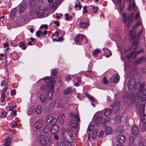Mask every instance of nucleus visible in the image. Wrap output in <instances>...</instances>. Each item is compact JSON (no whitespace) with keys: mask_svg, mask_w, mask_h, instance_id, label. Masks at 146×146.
I'll list each match as a JSON object with an SVG mask.
<instances>
[{"mask_svg":"<svg viewBox=\"0 0 146 146\" xmlns=\"http://www.w3.org/2000/svg\"><path fill=\"white\" fill-rule=\"evenodd\" d=\"M45 81L48 84V86L44 85L41 87L44 91H48L53 90L54 85L55 83L53 78L50 77H46L44 78Z\"/></svg>","mask_w":146,"mask_h":146,"instance_id":"f257e3e1","label":"nucleus"},{"mask_svg":"<svg viewBox=\"0 0 146 146\" xmlns=\"http://www.w3.org/2000/svg\"><path fill=\"white\" fill-rule=\"evenodd\" d=\"M38 139L40 143L43 145L45 146L50 143L52 141L51 134L50 133L46 134L45 136L40 134L39 135Z\"/></svg>","mask_w":146,"mask_h":146,"instance_id":"f03ea898","label":"nucleus"},{"mask_svg":"<svg viewBox=\"0 0 146 146\" xmlns=\"http://www.w3.org/2000/svg\"><path fill=\"white\" fill-rule=\"evenodd\" d=\"M134 13H132L130 14L128 19L127 15L124 13L122 14V16L123 22L125 23V25L128 28L131 25V23L133 21V15Z\"/></svg>","mask_w":146,"mask_h":146,"instance_id":"7ed1b4c3","label":"nucleus"},{"mask_svg":"<svg viewBox=\"0 0 146 146\" xmlns=\"http://www.w3.org/2000/svg\"><path fill=\"white\" fill-rule=\"evenodd\" d=\"M140 119L142 122L140 123V125H142L141 126V130L142 132H144L146 129V115L144 114H141Z\"/></svg>","mask_w":146,"mask_h":146,"instance_id":"20e7f679","label":"nucleus"},{"mask_svg":"<svg viewBox=\"0 0 146 146\" xmlns=\"http://www.w3.org/2000/svg\"><path fill=\"white\" fill-rule=\"evenodd\" d=\"M65 136H64V138L66 141L68 142H72L74 139V137L71 132L68 131L65 133Z\"/></svg>","mask_w":146,"mask_h":146,"instance_id":"39448f33","label":"nucleus"},{"mask_svg":"<svg viewBox=\"0 0 146 146\" xmlns=\"http://www.w3.org/2000/svg\"><path fill=\"white\" fill-rule=\"evenodd\" d=\"M120 106L119 101H116L112 107V112L114 113H116L119 110Z\"/></svg>","mask_w":146,"mask_h":146,"instance_id":"423d86ee","label":"nucleus"},{"mask_svg":"<svg viewBox=\"0 0 146 146\" xmlns=\"http://www.w3.org/2000/svg\"><path fill=\"white\" fill-rule=\"evenodd\" d=\"M135 82V79L133 77L131 78L129 81L127 87L128 89L129 90L132 89L133 88Z\"/></svg>","mask_w":146,"mask_h":146,"instance_id":"0eeeda50","label":"nucleus"},{"mask_svg":"<svg viewBox=\"0 0 146 146\" xmlns=\"http://www.w3.org/2000/svg\"><path fill=\"white\" fill-rule=\"evenodd\" d=\"M35 12L37 15L41 16L44 13L45 9L43 7H39L36 9Z\"/></svg>","mask_w":146,"mask_h":146,"instance_id":"6e6552de","label":"nucleus"},{"mask_svg":"<svg viewBox=\"0 0 146 146\" xmlns=\"http://www.w3.org/2000/svg\"><path fill=\"white\" fill-rule=\"evenodd\" d=\"M146 62V58L142 56L137 59L134 62L135 65L143 64V62Z\"/></svg>","mask_w":146,"mask_h":146,"instance_id":"1a4fd4ad","label":"nucleus"},{"mask_svg":"<svg viewBox=\"0 0 146 146\" xmlns=\"http://www.w3.org/2000/svg\"><path fill=\"white\" fill-rule=\"evenodd\" d=\"M116 139L117 141L120 143H123L126 140L125 136L122 135H117L116 136Z\"/></svg>","mask_w":146,"mask_h":146,"instance_id":"9d476101","label":"nucleus"},{"mask_svg":"<svg viewBox=\"0 0 146 146\" xmlns=\"http://www.w3.org/2000/svg\"><path fill=\"white\" fill-rule=\"evenodd\" d=\"M43 124V121L41 119H39L36 122L35 125L36 129H38L42 127Z\"/></svg>","mask_w":146,"mask_h":146,"instance_id":"9b49d317","label":"nucleus"},{"mask_svg":"<svg viewBox=\"0 0 146 146\" xmlns=\"http://www.w3.org/2000/svg\"><path fill=\"white\" fill-rule=\"evenodd\" d=\"M28 6L27 3H25L20 5L19 6V11L20 13H22Z\"/></svg>","mask_w":146,"mask_h":146,"instance_id":"f8f14e48","label":"nucleus"},{"mask_svg":"<svg viewBox=\"0 0 146 146\" xmlns=\"http://www.w3.org/2000/svg\"><path fill=\"white\" fill-rule=\"evenodd\" d=\"M119 80L118 76L117 74L113 75L111 78L110 79V82L113 83H116Z\"/></svg>","mask_w":146,"mask_h":146,"instance_id":"ddd939ff","label":"nucleus"},{"mask_svg":"<svg viewBox=\"0 0 146 146\" xmlns=\"http://www.w3.org/2000/svg\"><path fill=\"white\" fill-rule=\"evenodd\" d=\"M59 130V127L57 125L52 126L50 129L51 133L53 134L56 133Z\"/></svg>","mask_w":146,"mask_h":146,"instance_id":"4468645a","label":"nucleus"},{"mask_svg":"<svg viewBox=\"0 0 146 146\" xmlns=\"http://www.w3.org/2000/svg\"><path fill=\"white\" fill-rule=\"evenodd\" d=\"M55 101H54L52 103V104H50L49 105V108L48 107H47V105H44V107L45 108V109H48V111L50 112L53 109V108L55 105Z\"/></svg>","mask_w":146,"mask_h":146,"instance_id":"2eb2a0df","label":"nucleus"},{"mask_svg":"<svg viewBox=\"0 0 146 146\" xmlns=\"http://www.w3.org/2000/svg\"><path fill=\"white\" fill-rule=\"evenodd\" d=\"M70 124L71 127H78L79 124L74 119H70Z\"/></svg>","mask_w":146,"mask_h":146,"instance_id":"dca6fc26","label":"nucleus"},{"mask_svg":"<svg viewBox=\"0 0 146 146\" xmlns=\"http://www.w3.org/2000/svg\"><path fill=\"white\" fill-rule=\"evenodd\" d=\"M131 132L133 135H137L139 133V130L136 126H134L132 128Z\"/></svg>","mask_w":146,"mask_h":146,"instance_id":"f3484780","label":"nucleus"},{"mask_svg":"<svg viewBox=\"0 0 146 146\" xmlns=\"http://www.w3.org/2000/svg\"><path fill=\"white\" fill-rule=\"evenodd\" d=\"M144 86H145L144 84H141L140 82H137L136 83H135L134 87L135 90H137L139 88L141 89L144 87Z\"/></svg>","mask_w":146,"mask_h":146,"instance_id":"a211bd4d","label":"nucleus"},{"mask_svg":"<svg viewBox=\"0 0 146 146\" xmlns=\"http://www.w3.org/2000/svg\"><path fill=\"white\" fill-rule=\"evenodd\" d=\"M83 38V35H80L78 36H76L75 39V41L76 43L80 42L82 41Z\"/></svg>","mask_w":146,"mask_h":146,"instance_id":"6ab92c4d","label":"nucleus"},{"mask_svg":"<svg viewBox=\"0 0 146 146\" xmlns=\"http://www.w3.org/2000/svg\"><path fill=\"white\" fill-rule=\"evenodd\" d=\"M61 1L62 0H48L47 1L48 3L52 4L53 2L54 3V5L55 6L57 4L60 3Z\"/></svg>","mask_w":146,"mask_h":146,"instance_id":"aec40b11","label":"nucleus"},{"mask_svg":"<svg viewBox=\"0 0 146 146\" xmlns=\"http://www.w3.org/2000/svg\"><path fill=\"white\" fill-rule=\"evenodd\" d=\"M73 90L70 88H68L65 90L64 91V93L65 95L70 94L73 92Z\"/></svg>","mask_w":146,"mask_h":146,"instance_id":"412c9836","label":"nucleus"},{"mask_svg":"<svg viewBox=\"0 0 146 146\" xmlns=\"http://www.w3.org/2000/svg\"><path fill=\"white\" fill-rule=\"evenodd\" d=\"M17 9L15 8L13 9L11 12V18L13 19L15 17L17 12Z\"/></svg>","mask_w":146,"mask_h":146,"instance_id":"4be33fe9","label":"nucleus"},{"mask_svg":"<svg viewBox=\"0 0 146 146\" xmlns=\"http://www.w3.org/2000/svg\"><path fill=\"white\" fill-rule=\"evenodd\" d=\"M136 6L135 3L133 2L132 4L131 3L129 5L128 9L130 11H131L132 10H135L136 9Z\"/></svg>","mask_w":146,"mask_h":146,"instance_id":"5701e85b","label":"nucleus"},{"mask_svg":"<svg viewBox=\"0 0 146 146\" xmlns=\"http://www.w3.org/2000/svg\"><path fill=\"white\" fill-rule=\"evenodd\" d=\"M116 132L119 133H122L124 132V129L122 126H118L116 129Z\"/></svg>","mask_w":146,"mask_h":146,"instance_id":"b1692460","label":"nucleus"},{"mask_svg":"<svg viewBox=\"0 0 146 146\" xmlns=\"http://www.w3.org/2000/svg\"><path fill=\"white\" fill-rule=\"evenodd\" d=\"M121 117L119 116H117L113 119L114 123L115 124H117L121 120Z\"/></svg>","mask_w":146,"mask_h":146,"instance_id":"393cba45","label":"nucleus"},{"mask_svg":"<svg viewBox=\"0 0 146 146\" xmlns=\"http://www.w3.org/2000/svg\"><path fill=\"white\" fill-rule=\"evenodd\" d=\"M103 119L102 117L100 115L98 116L96 120V122L98 125L103 120Z\"/></svg>","mask_w":146,"mask_h":146,"instance_id":"a878e982","label":"nucleus"},{"mask_svg":"<svg viewBox=\"0 0 146 146\" xmlns=\"http://www.w3.org/2000/svg\"><path fill=\"white\" fill-rule=\"evenodd\" d=\"M129 141L130 142V145H135L136 143H135V140L133 137L132 136H130L129 137Z\"/></svg>","mask_w":146,"mask_h":146,"instance_id":"bb28decb","label":"nucleus"},{"mask_svg":"<svg viewBox=\"0 0 146 146\" xmlns=\"http://www.w3.org/2000/svg\"><path fill=\"white\" fill-rule=\"evenodd\" d=\"M49 124L46 125L44 127L43 129V131L44 133L47 134L48 133V132L49 131Z\"/></svg>","mask_w":146,"mask_h":146,"instance_id":"cd10ccee","label":"nucleus"},{"mask_svg":"<svg viewBox=\"0 0 146 146\" xmlns=\"http://www.w3.org/2000/svg\"><path fill=\"white\" fill-rule=\"evenodd\" d=\"M57 119L56 118L54 117L49 121L50 125L51 126L56 125L55 124L57 122Z\"/></svg>","mask_w":146,"mask_h":146,"instance_id":"c85d7f7f","label":"nucleus"},{"mask_svg":"<svg viewBox=\"0 0 146 146\" xmlns=\"http://www.w3.org/2000/svg\"><path fill=\"white\" fill-rule=\"evenodd\" d=\"M33 107L32 106H29L28 110L27 111V114L29 115H31L33 111Z\"/></svg>","mask_w":146,"mask_h":146,"instance_id":"c756f323","label":"nucleus"},{"mask_svg":"<svg viewBox=\"0 0 146 146\" xmlns=\"http://www.w3.org/2000/svg\"><path fill=\"white\" fill-rule=\"evenodd\" d=\"M89 24L86 23L82 21L80 23V26L82 28H85L88 26Z\"/></svg>","mask_w":146,"mask_h":146,"instance_id":"7c9ffc66","label":"nucleus"},{"mask_svg":"<svg viewBox=\"0 0 146 146\" xmlns=\"http://www.w3.org/2000/svg\"><path fill=\"white\" fill-rule=\"evenodd\" d=\"M143 52H144V50L143 49H141L140 50L136 52V53H135V54H134V56L133 57V59H134L138 54H139L141 53H142Z\"/></svg>","mask_w":146,"mask_h":146,"instance_id":"2f4dec72","label":"nucleus"},{"mask_svg":"<svg viewBox=\"0 0 146 146\" xmlns=\"http://www.w3.org/2000/svg\"><path fill=\"white\" fill-rule=\"evenodd\" d=\"M97 133L98 130L96 129L92 133V137L94 140L96 139L97 135Z\"/></svg>","mask_w":146,"mask_h":146,"instance_id":"473e14b6","label":"nucleus"},{"mask_svg":"<svg viewBox=\"0 0 146 146\" xmlns=\"http://www.w3.org/2000/svg\"><path fill=\"white\" fill-rule=\"evenodd\" d=\"M145 106L143 104L141 105L139 109V111L140 113H142V114H143L145 110Z\"/></svg>","mask_w":146,"mask_h":146,"instance_id":"72a5a7b5","label":"nucleus"},{"mask_svg":"<svg viewBox=\"0 0 146 146\" xmlns=\"http://www.w3.org/2000/svg\"><path fill=\"white\" fill-rule=\"evenodd\" d=\"M93 74V72L91 71H86L85 74V75L88 77H91L92 76V75Z\"/></svg>","mask_w":146,"mask_h":146,"instance_id":"f704fd0d","label":"nucleus"},{"mask_svg":"<svg viewBox=\"0 0 146 146\" xmlns=\"http://www.w3.org/2000/svg\"><path fill=\"white\" fill-rule=\"evenodd\" d=\"M130 34L132 38H135L136 37V33L133 30H132L130 32Z\"/></svg>","mask_w":146,"mask_h":146,"instance_id":"c9c22d12","label":"nucleus"},{"mask_svg":"<svg viewBox=\"0 0 146 146\" xmlns=\"http://www.w3.org/2000/svg\"><path fill=\"white\" fill-rule=\"evenodd\" d=\"M58 119L60 123L62 124L64 123V121L62 115H58Z\"/></svg>","mask_w":146,"mask_h":146,"instance_id":"e433bc0d","label":"nucleus"},{"mask_svg":"<svg viewBox=\"0 0 146 146\" xmlns=\"http://www.w3.org/2000/svg\"><path fill=\"white\" fill-rule=\"evenodd\" d=\"M19 46L21 47L23 46L22 48V49L23 50H25L27 46V45H26V44L23 42H20Z\"/></svg>","mask_w":146,"mask_h":146,"instance_id":"4c0bfd02","label":"nucleus"},{"mask_svg":"<svg viewBox=\"0 0 146 146\" xmlns=\"http://www.w3.org/2000/svg\"><path fill=\"white\" fill-rule=\"evenodd\" d=\"M100 51V50L99 49H96L94 50L93 52V56L95 57L96 56L98 53H99Z\"/></svg>","mask_w":146,"mask_h":146,"instance_id":"58836bf2","label":"nucleus"},{"mask_svg":"<svg viewBox=\"0 0 146 146\" xmlns=\"http://www.w3.org/2000/svg\"><path fill=\"white\" fill-rule=\"evenodd\" d=\"M104 114L106 116H108L110 115V110L108 109H105L104 110Z\"/></svg>","mask_w":146,"mask_h":146,"instance_id":"ea45409f","label":"nucleus"},{"mask_svg":"<svg viewBox=\"0 0 146 146\" xmlns=\"http://www.w3.org/2000/svg\"><path fill=\"white\" fill-rule=\"evenodd\" d=\"M42 109L40 106H37L36 110V113L37 114H39L41 112Z\"/></svg>","mask_w":146,"mask_h":146,"instance_id":"a19ab883","label":"nucleus"},{"mask_svg":"<svg viewBox=\"0 0 146 146\" xmlns=\"http://www.w3.org/2000/svg\"><path fill=\"white\" fill-rule=\"evenodd\" d=\"M52 98V92H48L47 94V100H51Z\"/></svg>","mask_w":146,"mask_h":146,"instance_id":"79ce46f5","label":"nucleus"},{"mask_svg":"<svg viewBox=\"0 0 146 146\" xmlns=\"http://www.w3.org/2000/svg\"><path fill=\"white\" fill-rule=\"evenodd\" d=\"M29 3L30 6L32 7L34 6L36 4V2L34 0H30Z\"/></svg>","mask_w":146,"mask_h":146,"instance_id":"37998d69","label":"nucleus"},{"mask_svg":"<svg viewBox=\"0 0 146 146\" xmlns=\"http://www.w3.org/2000/svg\"><path fill=\"white\" fill-rule=\"evenodd\" d=\"M57 70L55 69H52L51 72V75L53 76L56 75L57 73Z\"/></svg>","mask_w":146,"mask_h":146,"instance_id":"c03bdc74","label":"nucleus"},{"mask_svg":"<svg viewBox=\"0 0 146 146\" xmlns=\"http://www.w3.org/2000/svg\"><path fill=\"white\" fill-rule=\"evenodd\" d=\"M63 141L62 140L58 141L57 143V146H63Z\"/></svg>","mask_w":146,"mask_h":146,"instance_id":"a18cd8bd","label":"nucleus"},{"mask_svg":"<svg viewBox=\"0 0 146 146\" xmlns=\"http://www.w3.org/2000/svg\"><path fill=\"white\" fill-rule=\"evenodd\" d=\"M86 96L90 100H94L95 99L91 95L88 94H86Z\"/></svg>","mask_w":146,"mask_h":146,"instance_id":"49530a36","label":"nucleus"},{"mask_svg":"<svg viewBox=\"0 0 146 146\" xmlns=\"http://www.w3.org/2000/svg\"><path fill=\"white\" fill-rule=\"evenodd\" d=\"M36 35L37 36L40 37L42 36V32L41 31H37L36 33Z\"/></svg>","mask_w":146,"mask_h":146,"instance_id":"de8ad7c7","label":"nucleus"},{"mask_svg":"<svg viewBox=\"0 0 146 146\" xmlns=\"http://www.w3.org/2000/svg\"><path fill=\"white\" fill-rule=\"evenodd\" d=\"M105 133L107 135L110 134V128L109 127H106L105 130Z\"/></svg>","mask_w":146,"mask_h":146,"instance_id":"09e8293b","label":"nucleus"},{"mask_svg":"<svg viewBox=\"0 0 146 146\" xmlns=\"http://www.w3.org/2000/svg\"><path fill=\"white\" fill-rule=\"evenodd\" d=\"M40 100H45L46 99L45 96L44 94H41L40 96Z\"/></svg>","mask_w":146,"mask_h":146,"instance_id":"8fccbe9b","label":"nucleus"},{"mask_svg":"<svg viewBox=\"0 0 146 146\" xmlns=\"http://www.w3.org/2000/svg\"><path fill=\"white\" fill-rule=\"evenodd\" d=\"M53 114H49L48 116L46 118V120L48 121V120H51L54 117L53 116Z\"/></svg>","mask_w":146,"mask_h":146,"instance_id":"3c124183","label":"nucleus"},{"mask_svg":"<svg viewBox=\"0 0 146 146\" xmlns=\"http://www.w3.org/2000/svg\"><path fill=\"white\" fill-rule=\"evenodd\" d=\"M134 51L132 52L131 53L127 55V58L128 59L131 58L134 53Z\"/></svg>","mask_w":146,"mask_h":146,"instance_id":"603ef678","label":"nucleus"},{"mask_svg":"<svg viewBox=\"0 0 146 146\" xmlns=\"http://www.w3.org/2000/svg\"><path fill=\"white\" fill-rule=\"evenodd\" d=\"M102 82L104 84H106L108 83V81L106 78L105 77H104L103 79Z\"/></svg>","mask_w":146,"mask_h":146,"instance_id":"864d4df0","label":"nucleus"},{"mask_svg":"<svg viewBox=\"0 0 146 146\" xmlns=\"http://www.w3.org/2000/svg\"><path fill=\"white\" fill-rule=\"evenodd\" d=\"M74 117L77 120V122H79L80 121V117L77 114H75L74 116Z\"/></svg>","mask_w":146,"mask_h":146,"instance_id":"5fc2aeb1","label":"nucleus"},{"mask_svg":"<svg viewBox=\"0 0 146 146\" xmlns=\"http://www.w3.org/2000/svg\"><path fill=\"white\" fill-rule=\"evenodd\" d=\"M94 126L92 125H91L88 127L87 131H92L94 129Z\"/></svg>","mask_w":146,"mask_h":146,"instance_id":"6e6d98bb","label":"nucleus"},{"mask_svg":"<svg viewBox=\"0 0 146 146\" xmlns=\"http://www.w3.org/2000/svg\"><path fill=\"white\" fill-rule=\"evenodd\" d=\"M9 88L7 86H5V88L2 90L1 93L5 94V93L7 92V90Z\"/></svg>","mask_w":146,"mask_h":146,"instance_id":"4d7b16f0","label":"nucleus"},{"mask_svg":"<svg viewBox=\"0 0 146 146\" xmlns=\"http://www.w3.org/2000/svg\"><path fill=\"white\" fill-rule=\"evenodd\" d=\"M83 13H87L88 11L87 9V7L86 6H84L83 7Z\"/></svg>","mask_w":146,"mask_h":146,"instance_id":"13d9d810","label":"nucleus"},{"mask_svg":"<svg viewBox=\"0 0 146 146\" xmlns=\"http://www.w3.org/2000/svg\"><path fill=\"white\" fill-rule=\"evenodd\" d=\"M63 15V14L61 13H58L56 14L57 18L58 19H60L62 16Z\"/></svg>","mask_w":146,"mask_h":146,"instance_id":"bf43d9fd","label":"nucleus"},{"mask_svg":"<svg viewBox=\"0 0 146 146\" xmlns=\"http://www.w3.org/2000/svg\"><path fill=\"white\" fill-rule=\"evenodd\" d=\"M16 91L15 89L12 90L11 92V94L12 96H13L16 94Z\"/></svg>","mask_w":146,"mask_h":146,"instance_id":"052dcab7","label":"nucleus"},{"mask_svg":"<svg viewBox=\"0 0 146 146\" xmlns=\"http://www.w3.org/2000/svg\"><path fill=\"white\" fill-rule=\"evenodd\" d=\"M68 141L64 143V146H71V144Z\"/></svg>","mask_w":146,"mask_h":146,"instance_id":"680f3d73","label":"nucleus"},{"mask_svg":"<svg viewBox=\"0 0 146 146\" xmlns=\"http://www.w3.org/2000/svg\"><path fill=\"white\" fill-rule=\"evenodd\" d=\"M140 21H139L135 23L134 26L133 27V28H135V27L139 26L140 25Z\"/></svg>","mask_w":146,"mask_h":146,"instance_id":"e2e57ef3","label":"nucleus"},{"mask_svg":"<svg viewBox=\"0 0 146 146\" xmlns=\"http://www.w3.org/2000/svg\"><path fill=\"white\" fill-rule=\"evenodd\" d=\"M61 101H59L58 104V106L59 108H63V105L62 104Z\"/></svg>","mask_w":146,"mask_h":146,"instance_id":"0e129e2a","label":"nucleus"},{"mask_svg":"<svg viewBox=\"0 0 146 146\" xmlns=\"http://www.w3.org/2000/svg\"><path fill=\"white\" fill-rule=\"evenodd\" d=\"M1 113H2V116H1L3 117V118L5 117L6 116L7 114V113L5 111L2 112Z\"/></svg>","mask_w":146,"mask_h":146,"instance_id":"69168bd1","label":"nucleus"},{"mask_svg":"<svg viewBox=\"0 0 146 146\" xmlns=\"http://www.w3.org/2000/svg\"><path fill=\"white\" fill-rule=\"evenodd\" d=\"M5 94L3 93H2L1 96V98L2 99V100H5Z\"/></svg>","mask_w":146,"mask_h":146,"instance_id":"338daca9","label":"nucleus"},{"mask_svg":"<svg viewBox=\"0 0 146 146\" xmlns=\"http://www.w3.org/2000/svg\"><path fill=\"white\" fill-rule=\"evenodd\" d=\"M141 100H146V94L143 95Z\"/></svg>","mask_w":146,"mask_h":146,"instance_id":"774afa93","label":"nucleus"}]
</instances>
